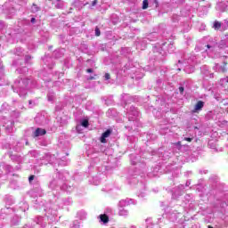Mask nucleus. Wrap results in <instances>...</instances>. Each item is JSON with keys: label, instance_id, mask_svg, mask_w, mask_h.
Returning a JSON list of instances; mask_svg holds the SVG:
<instances>
[{"label": "nucleus", "instance_id": "obj_1", "mask_svg": "<svg viewBox=\"0 0 228 228\" xmlns=\"http://www.w3.org/2000/svg\"><path fill=\"white\" fill-rule=\"evenodd\" d=\"M111 133H112L111 129H107L104 133H102V134L100 138V142L102 143H107L108 141L106 140V138H110Z\"/></svg>", "mask_w": 228, "mask_h": 228}, {"label": "nucleus", "instance_id": "obj_2", "mask_svg": "<svg viewBox=\"0 0 228 228\" xmlns=\"http://www.w3.org/2000/svg\"><path fill=\"white\" fill-rule=\"evenodd\" d=\"M47 134V131L43 128H37L34 132V138H38V136H44Z\"/></svg>", "mask_w": 228, "mask_h": 228}, {"label": "nucleus", "instance_id": "obj_3", "mask_svg": "<svg viewBox=\"0 0 228 228\" xmlns=\"http://www.w3.org/2000/svg\"><path fill=\"white\" fill-rule=\"evenodd\" d=\"M203 108H204V102L199 101L196 103L194 110H195V111H200V110H202Z\"/></svg>", "mask_w": 228, "mask_h": 228}, {"label": "nucleus", "instance_id": "obj_4", "mask_svg": "<svg viewBox=\"0 0 228 228\" xmlns=\"http://www.w3.org/2000/svg\"><path fill=\"white\" fill-rule=\"evenodd\" d=\"M100 220L102 224H108V222H110V216L106 214H102L100 215Z\"/></svg>", "mask_w": 228, "mask_h": 228}, {"label": "nucleus", "instance_id": "obj_5", "mask_svg": "<svg viewBox=\"0 0 228 228\" xmlns=\"http://www.w3.org/2000/svg\"><path fill=\"white\" fill-rule=\"evenodd\" d=\"M213 28H214V29H216V30L220 29V28H222V22L216 20V21L214 22Z\"/></svg>", "mask_w": 228, "mask_h": 228}, {"label": "nucleus", "instance_id": "obj_6", "mask_svg": "<svg viewBox=\"0 0 228 228\" xmlns=\"http://www.w3.org/2000/svg\"><path fill=\"white\" fill-rule=\"evenodd\" d=\"M149 8V0L142 1V10H147Z\"/></svg>", "mask_w": 228, "mask_h": 228}, {"label": "nucleus", "instance_id": "obj_7", "mask_svg": "<svg viewBox=\"0 0 228 228\" xmlns=\"http://www.w3.org/2000/svg\"><path fill=\"white\" fill-rule=\"evenodd\" d=\"M82 126L83 127H88L89 123L87 119H85L84 121H82Z\"/></svg>", "mask_w": 228, "mask_h": 228}, {"label": "nucleus", "instance_id": "obj_8", "mask_svg": "<svg viewBox=\"0 0 228 228\" xmlns=\"http://www.w3.org/2000/svg\"><path fill=\"white\" fill-rule=\"evenodd\" d=\"M95 37H101V29L98 27L95 28Z\"/></svg>", "mask_w": 228, "mask_h": 228}, {"label": "nucleus", "instance_id": "obj_9", "mask_svg": "<svg viewBox=\"0 0 228 228\" xmlns=\"http://www.w3.org/2000/svg\"><path fill=\"white\" fill-rule=\"evenodd\" d=\"M227 62H224V65H223V67H222V71L223 72H227Z\"/></svg>", "mask_w": 228, "mask_h": 228}, {"label": "nucleus", "instance_id": "obj_10", "mask_svg": "<svg viewBox=\"0 0 228 228\" xmlns=\"http://www.w3.org/2000/svg\"><path fill=\"white\" fill-rule=\"evenodd\" d=\"M33 6L35 8V12H40V7H38V5H37L36 4H33Z\"/></svg>", "mask_w": 228, "mask_h": 228}, {"label": "nucleus", "instance_id": "obj_11", "mask_svg": "<svg viewBox=\"0 0 228 228\" xmlns=\"http://www.w3.org/2000/svg\"><path fill=\"white\" fill-rule=\"evenodd\" d=\"M35 180V175H31L29 177H28V183H32V181Z\"/></svg>", "mask_w": 228, "mask_h": 228}, {"label": "nucleus", "instance_id": "obj_12", "mask_svg": "<svg viewBox=\"0 0 228 228\" xmlns=\"http://www.w3.org/2000/svg\"><path fill=\"white\" fill-rule=\"evenodd\" d=\"M185 142H192L193 138H190V137H184L183 139Z\"/></svg>", "mask_w": 228, "mask_h": 228}, {"label": "nucleus", "instance_id": "obj_13", "mask_svg": "<svg viewBox=\"0 0 228 228\" xmlns=\"http://www.w3.org/2000/svg\"><path fill=\"white\" fill-rule=\"evenodd\" d=\"M105 79H111V76L110 75V73L105 74Z\"/></svg>", "mask_w": 228, "mask_h": 228}, {"label": "nucleus", "instance_id": "obj_14", "mask_svg": "<svg viewBox=\"0 0 228 228\" xmlns=\"http://www.w3.org/2000/svg\"><path fill=\"white\" fill-rule=\"evenodd\" d=\"M179 92H180V94H183L184 93V87L180 86L179 87Z\"/></svg>", "mask_w": 228, "mask_h": 228}, {"label": "nucleus", "instance_id": "obj_15", "mask_svg": "<svg viewBox=\"0 0 228 228\" xmlns=\"http://www.w3.org/2000/svg\"><path fill=\"white\" fill-rule=\"evenodd\" d=\"M30 22H32V24H35L37 22V19L31 18Z\"/></svg>", "mask_w": 228, "mask_h": 228}, {"label": "nucleus", "instance_id": "obj_16", "mask_svg": "<svg viewBox=\"0 0 228 228\" xmlns=\"http://www.w3.org/2000/svg\"><path fill=\"white\" fill-rule=\"evenodd\" d=\"M86 72H88L89 74H92V72H94V69H86Z\"/></svg>", "mask_w": 228, "mask_h": 228}, {"label": "nucleus", "instance_id": "obj_17", "mask_svg": "<svg viewBox=\"0 0 228 228\" xmlns=\"http://www.w3.org/2000/svg\"><path fill=\"white\" fill-rule=\"evenodd\" d=\"M95 4H97V0H94L92 3V6H95Z\"/></svg>", "mask_w": 228, "mask_h": 228}, {"label": "nucleus", "instance_id": "obj_18", "mask_svg": "<svg viewBox=\"0 0 228 228\" xmlns=\"http://www.w3.org/2000/svg\"><path fill=\"white\" fill-rule=\"evenodd\" d=\"M175 145H179V146H181V141H178L177 142H175Z\"/></svg>", "mask_w": 228, "mask_h": 228}, {"label": "nucleus", "instance_id": "obj_19", "mask_svg": "<svg viewBox=\"0 0 228 228\" xmlns=\"http://www.w3.org/2000/svg\"><path fill=\"white\" fill-rule=\"evenodd\" d=\"M93 79H95V77H90L88 78L89 81H93Z\"/></svg>", "mask_w": 228, "mask_h": 228}, {"label": "nucleus", "instance_id": "obj_20", "mask_svg": "<svg viewBox=\"0 0 228 228\" xmlns=\"http://www.w3.org/2000/svg\"><path fill=\"white\" fill-rule=\"evenodd\" d=\"M208 49H211V45H207Z\"/></svg>", "mask_w": 228, "mask_h": 228}, {"label": "nucleus", "instance_id": "obj_21", "mask_svg": "<svg viewBox=\"0 0 228 228\" xmlns=\"http://www.w3.org/2000/svg\"><path fill=\"white\" fill-rule=\"evenodd\" d=\"M57 3H60V1H61V0H55Z\"/></svg>", "mask_w": 228, "mask_h": 228}, {"label": "nucleus", "instance_id": "obj_22", "mask_svg": "<svg viewBox=\"0 0 228 228\" xmlns=\"http://www.w3.org/2000/svg\"><path fill=\"white\" fill-rule=\"evenodd\" d=\"M28 104H31V101L28 102Z\"/></svg>", "mask_w": 228, "mask_h": 228}, {"label": "nucleus", "instance_id": "obj_23", "mask_svg": "<svg viewBox=\"0 0 228 228\" xmlns=\"http://www.w3.org/2000/svg\"><path fill=\"white\" fill-rule=\"evenodd\" d=\"M208 228H213L212 226H208Z\"/></svg>", "mask_w": 228, "mask_h": 228}, {"label": "nucleus", "instance_id": "obj_24", "mask_svg": "<svg viewBox=\"0 0 228 228\" xmlns=\"http://www.w3.org/2000/svg\"><path fill=\"white\" fill-rule=\"evenodd\" d=\"M48 1H53V0H48Z\"/></svg>", "mask_w": 228, "mask_h": 228}]
</instances>
